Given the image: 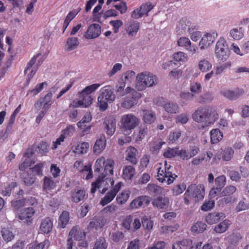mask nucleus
<instances>
[{
	"label": "nucleus",
	"mask_w": 249,
	"mask_h": 249,
	"mask_svg": "<svg viewBox=\"0 0 249 249\" xmlns=\"http://www.w3.org/2000/svg\"><path fill=\"white\" fill-rule=\"evenodd\" d=\"M218 115L212 107H199L193 114V120L196 122L207 121L209 124L213 123L218 118Z\"/></svg>",
	"instance_id": "f257e3e1"
},
{
	"label": "nucleus",
	"mask_w": 249,
	"mask_h": 249,
	"mask_svg": "<svg viewBox=\"0 0 249 249\" xmlns=\"http://www.w3.org/2000/svg\"><path fill=\"white\" fill-rule=\"evenodd\" d=\"M204 187L203 185L191 184L184 194V203L189 204L190 201L197 202L202 200L204 196Z\"/></svg>",
	"instance_id": "f03ea898"
},
{
	"label": "nucleus",
	"mask_w": 249,
	"mask_h": 249,
	"mask_svg": "<svg viewBox=\"0 0 249 249\" xmlns=\"http://www.w3.org/2000/svg\"><path fill=\"white\" fill-rule=\"evenodd\" d=\"M156 167L157 170L156 178L160 182H165L169 185L172 183L175 178L178 177L177 175L169 171L170 165H168L166 161H164V167L162 166L160 163L157 164Z\"/></svg>",
	"instance_id": "7ed1b4c3"
},
{
	"label": "nucleus",
	"mask_w": 249,
	"mask_h": 249,
	"mask_svg": "<svg viewBox=\"0 0 249 249\" xmlns=\"http://www.w3.org/2000/svg\"><path fill=\"white\" fill-rule=\"evenodd\" d=\"M114 180L111 177L105 176V175H101L98 177L96 180L91 183V188L90 193L94 194L97 189L103 188L101 193L105 194L108 188L114 186Z\"/></svg>",
	"instance_id": "20e7f679"
},
{
	"label": "nucleus",
	"mask_w": 249,
	"mask_h": 249,
	"mask_svg": "<svg viewBox=\"0 0 249 249\" xmlns=\"http://www.w3.org/2000/svg\"><path fill=\"white\" fill-rule=\"evenodd\" d=\"M115 96L113 90L109 88L104 87L101 90V93L98 97V105L100 110H106L108 107V103H111L114 101Z\"/></svg>",
	"instance_id": "39448f33"
},
{
	"label": "nucleus",
	"mask_w": 249,
	"mask_h": 249,
	"mask_svg": "<svg viewBox=\"0 0 249 249\" xmlns=\"http://www.w3.org/2000/svg\"><path fill=\"white\" fill-rule=\"evenodd\" d=\"M137 78L138 81L136 88L139 91L144 90L146 87H152L157 83V77L150 73L142 72L137 75Z\"/></svg>",
	"instance_id": "423d86ee"
},
{
	"label": "nucleus",
	"mask_w": 249,
	"mask_h": 249,
	"mask_svg": "<svg viewBox=\"0 0 249 249\" xmlns=\"http://www.w3.org/2000/svg\"><path fill=\"white\" fill-rule=\"evenodd\" d=\"M139 122V119L132 114L123 115L121 120L122 131L129 134L138 125Z\"/></svg>",
	"instance_id": "0eeeda50"
},
{
	"label": "nucleus",
	"mask_w": 249,
	"mask_h": 249,
	"mask_svg": "<svg viewBox=\"0 0 249 249\" xmlns=\"http://www.w3.org/2000/svg\"><path fill=\"white\" fill-rule=\"evenodd\" d=\"M215 53L218 61H226L229 57L230 50L225 39L221 37L217 42Z\"/></svg>",
	"instance_id": "6e6552de"
},
{
	"label": "nucleus",
	"mask_w": 249,
	"mask_h": 249,
	"mask_svg": "<svg viewBox=\"0 0 249 249\" xmlns=\"http://www.w3.org/2000/svg\"><path fill=\"white\" fill-rule=\"evenodd\" d=\"M35 210L33 207H28L21 209L18 213V218L26 225H31L34 220Z\"/></svg>",
	"instance_id": "1a4fd4ad"
},
{
	"label": "nucleus",
	"mask_w": 249,
	"mask_h": 249,
	"mask_svg": "<svg viewBox=\"0 0 249 249\" xmlns=\"http://www.w3.org/2000/svg\"><path fill=\"white\" fill-rule=\"evenodd\" d=\"M123 185L124 184L122 182L119 181L117 182L114 186L111 188V189L109 191L106 193L104 197L101 199L100 204L103 206H104L111 202L114 199Z\"/></svg>",
	"instance_id": "9d476101"
},
{
	"label": "nucleus",
	"mask_w": 249,
	"mask_h": 249,
	"mask_svg": "<svg viewBox=\"0 0 249 249\" xmlns=\"http://www.w3.org/2000/svg\"><path fill=\"white\" fill-rule=\"evenodd\" d=\"M52 93L51 92H48L44 97L40 98L35 102L34 104L35 108L37 109L41 108L42 109L46 107L47 109H50L53 104V102H52Z\"/></svg>",
	"instance_id": "9b49d317"
},
{
	"label": "nucleus",
	"mask_w": 249,
	"mask_h": 249,
	"mask_svg": "<svg viewBox=\"0 0 249 249\" xmlns=\"http://www.w3.org/2000/svg\"><path fill=\"white\" fill-rule=\"evenodd\" d=\"M101 27L96 23L90 24L84 34V37L88 39L98 37L101 34Z\"/></svg>",
	"instance_id": "f8f14e48"
},
{
	"label": "nucleus",
	"mask_w": 249,
	"mask_h": 249,
	"mask_svg": "<svg viewBox=\"0 0 249 249\" xmlns=\"http://www.w3.org/2000/svg\"><path fill=\"white\" fill-rule=\"evenodd\" d=\"M193 27L191 22L187 18H183L179 20L177 25L176 32L178 35L185 34L186 31H189Z\"/></svg>",
	"instance_id": "ddd939ff"
},
{
	"label": "nucleus",
	"mask_w": 249,
	"mask_h": 249,
	"mask_svg": "<svg viewBox=\"0 0 249 249\" xmlns=\"http://www.w3.org/2000/svg\"><path fill=\"white\" fill-rule=\"evenodd\" d=\"M86 235V233L84 230L82 229L79 226L76 225L73 227L70 231L68 237L80 241L85 239Z\"/></svg>",
	"instance_id": "4468645a"
},
{
	"label": "nucleus",
	"mask_w": 249,
	"mask_h": 249,
	"mask_svg": "<svg viewBox=\"0 0 249 249\" xmlns=\"http://www.w3.org/2000/svg\"><path fill=\"white\" fill-rule=\"evenodd\" d=\"M150 202V198L146 196H141L133 199L129 204V208L131 209H137L143 204L148 205Z\"/></svg>",
	"instance_id": "2eb2a0df"
},
{
	"label": "nucleus",
	"mask_w": 249,
	"mask_h": 249,
	"mask_svg": "<svg viewBox=\"0 0 249 249\" xmlns=\"http://www.w3.org/2000/svg\"><path fill=\"white\" fill-rule=\"evenodd\" d=\"M177 44L178 46L184 48L192 54L195 53L197 49V47L196 45H192L190 39L186 37H180L177 41Z\"/></svg>",
	"instance_id": "dca6fc26"
},
{
	"label": "nucleus",
	"mask_w": 249,
	"mask_h": 249,
	"mask_svg": "<svg viewBox=\"0 0 249 249\" xmlns=\"http://www.w3.org/2000/svg\"><path fill=\"white\" fill-rule=\"evenodd\" d=\"M138 154L137 149L133 146L128 147L126 150L125 160L132 165L138 163L137 156Z\"/></svg>",
	"instance_id": "f3484780"
},
{
	"label": "nucleus",
	"mask_w": 249,
	"mask_h": 249,
	"mask_svg": "<svg viewBox=\"0 0 249 249\" xmlns=\"http://www.w3.org/2000/svg\"><path fill=\"white\" fill-rule=\"evenodd\" d=\"M215 36H217V34L214 33L213 34L207 33L205 35L199 42L200 49H204L210 46L214 42Z\"/></svg>",
	"instance_id": "a211bd4d"
},
{
	"label": "nucleus",
	"mask_w": 249,
	"mask_h": 249,
	"mask_svg": "<svg viewBox=\"0 0 249 249\" xmlns=\"http://www.w3.org/2000/svg\"><path fill=\"white\" fill-rule=\"evenodd\" d=\"M244 93L243 89L239 88L233 90H226L221 92L222 94L230 100H235L242 95Z\"/></svg>",
	"instance_id": "6ab92c4d"
},
{
	"label": "nucleus",
	"mask_w": 249,
	"mask_h": 249,
	"mask_svg": "<svg viewBox=\"0 0 249 249\" xmlns=\"http://www.w3.org/2000/svg\"><path fill=\"white\" fill-rule=\"evenodd\" d=\"M225 217L224 213H222L213 212L208 213L206 216L205 221L210 225H213L218 222L221 219Z\"/></svg>",
	"instance_id": "aec40b11"
},
{
	"label": "nucleus",
	"mask_w": 249,
	"mask_h": 249,
	"mask_svg": "<svg viewBox=\"0 0 249 249\" xmlns=\"http://www.w3.org/2000/svg\"><path fill=\"white\" fill-rule=\"evenodd\" d=\"M106 146V139L104 135H101L95 142L93 148V151L96 154H100Z\"/></svg>",
	"instance_id": "412c9836"
},
{
	"label": "nucleus",
	"mask_w": 249,
	"mask_h": 249,
	"mask_svg": "<svg viewBox=\"0 0 249 249\" xmlns=\"http://www.w3.org/2000/svg\"><path fill=\"white\" fill-rule=\"evenodd\" d=\"M104 124L107 134L110 136H112L116 130L115 119L111 117L107 118L105 120Z\"/></svg>",
	"instance_id": "4be33fe9"
},
{
	"label": "nucleus",
	"mask_w": 249,
	"mask_h": 249,
	"mask_svg": "<svg viewBox=\"0 0 249 249\" xmlns=\"http://www.w3.org/2000/svg\"><path fill=\"white\" fill-rule=\"evenodd\" d=\"M53 221L50 218L47 217L41 221L39 229L40 232L43 234L49 233L53 229Z\"/></svg>",
	"instance_id": "5701e85b"
},
{
	"label": "nucleus",
	"mask_w": 249,
	"mask_h": 249,
	"mask_svg": "<svg viewBox=\"0 0 249 249\" xmlns=\"http://www.w3.org/2000/svg\"><path fill=\"white\" fill-rule=\"evenodd\" d=\"M135 174V169L132 165H126L123 169L122 177L125 181H129L132 179Z\"/></svg>",
	"instance_id": "b1692460"
},
{
	"label": "nucleus",
	"mask_w": 249,
	"mask_h": 249,
	"mask_svg": "<svg viewBox=\"0 0 249 249\" xmlns=\"http://www.w3.org/2000/svg\"><path fill=\"white\" fill-rule=\"evenodd\" d=\"M140 28V23L137 21H131L126 27V32L130 37L135 36Z\"/></svg>",
	"instance_id": "393cba45"
},
{
	"label": "nucleus",
	"mask_w": 249,
	"mask_h": 249,
	"mask_svg": "<svg viewBox=\"0 0 249 249\" xmlns=\"http://www.w3.org/2000/svg\"><path fill=\"white\" fill-rule=\"evenodd\" d=\"M80 98L81 100L73 101L72 103L70 105L69 107L72 108H76L79 107H87L91 104L93 100L92 98H90L89 96H87L86 98L84 97Z\"/></svg>",
	"instance_id": "a878e982"
},
{
	"label": "nucleus",
	"mask_w": 249,
	"mask_h": 249,
	"mask_svg": "<svg viewBox=\"0 0 249 249\" xmlns=\"http://www.w3.org/2000/svg\"><path fill=\"white\" fill-rule=\"evenodd\" d=\"M101 85L99 84H93L86 87L81 92H79V97L86 98L87 96H89L90 98H92L90 94L95 91Z\"/></svg>",
	"instance_id": "bb28decb"
},
{
	"label": "nucleus",
	"mask_w": 249,
	"mask_h": 249,
	"mask_svg": "<svg viewBox=\"0 0 249 249\" xmlns=\"http://www.w3.org/2000/svg\"><path fill=\"white\" fill-rule=\"evenodd\" d=\"M164 189L156 184L149 183L146 187V191L150 196H156L161 194Z\"/></svg>",
	"instance_id": "cd10ccee"
},
{
	"label": "nucleus",
	"mask_w": 249,
	"mask_h": 249,
	"mask_svg": "<svg viewBox=\"0 0 249 249\" xmlns=\"http://www.w3.org/2000/svg\"><path fill=\"white\" fill-rule=\"evenodd\" d=\"M85 197L86 192L81 189H74L71 194V201L76 203L84 200Z\"/></svg>",
	"instance_id": "c85d7f7f"
},
{
	"label": "nucleus",
	"mask_w": 249,
	"mask_h": 249,
	"mask_svg": "<svg viewBox=\"0 0 249 249\" xmlns=\"http://www.w3.org/2000/svg\"><path fill=\"white\" fill-rule=\"evenodd\" d=\"M106 163L104 166V172L101 175H105L108 177H112L114 174V161L111 159H107L105 161Z\"/></svg>",
	"instance_id": "c756f323"
},
{
	"label": "nucleus",
	"mask_w": 249,
	"mask_h": 249,
	"mask_svg": "<svg viewBox=\"0 0 249 249\" xmlns=\"http://www.w3.org/2000/svg\"><path fill=\"white\" fill-rule=\"evenodd\" d=\"M130 195L131 192L129 190H123L116 195V203L120 205L124 204L128 200Z\"/></svg>",
	"instance_id": "7c9ffc66"
},
{
	"label": "nucleus",
	"mask_w": 249,
	"mask_h": 249,
	"mask_svg": "<svg viewBox=\"0 0 249 249\" xmlns=\"http://www.w3.org/2000/svg\"><path fill=\"white\" fill-rule=\"evenodd\" d=\"M169 199L167 197H158L154 199L152 202L154 207L158 209H163L168 207Z\"/></svg>",
	"instance_id": "2f4dec72"
},
{
	"label": "nucleus",
	"mask_w": 249,
	"mask_h": 249,
	"mask_svg": "<svg viewBox=\"0 0 249 249\" xmlns=\"http://www.w3.org/2000/svg\"><path fill=\"white\" fill-rule=\"evenodd\" d=\"M231 222L229 219H225L215 226L213 231L217 233H222L226 231Z\"/></svg>",
	"instance_id": "473e14b6"
},
{
	"label": "nucleus",
	"mask_w": 249,
	"mask_h": 249,
	"mask_svg": "<svg viewBox=\"0 0 249 249\" xmlns=\"http://www.w3.org/2000/svg\"><path fill=\"white\" fill-rule=\"evenodd\" d=\"M47 86L48 84L46 82L38 83L35 86L34 88L28 90L26 96H35L43 90L44 87H47Z\"/></svg>",
	"instance_id": "72a5a7b5"
},
{
	"label": "nucleus",
	"mask_w": 249,
	"mask_h": 249,
	"mask_svg": "<svg viewBox=\"0 0 249 249\" xmlns=\"http://www.w3.org/2000/svg\"><path fill=\"white\" fill-rule=\"evenodd\" d=\"M181 134L182 131L179 129L172 131L168 136V142L169 144H172L176 142L181 137Z\"/></svg>",
	"instance_id": "f704fd0d"
},
{
	"label": "nucleus",
	"mask_w": 249,
	"mask_h": 249,
	"mask_svg": "<svg viewBox=\"0 0 249 249\" xmlns=\"http://www.w3.org/2000/svg\"><path fill=\"white\" fill-rule=\"evenodd\" d=\"M211 142L212 143H216L223 138V134L218 129H213L210 132Z\"/></svg>",
	"instance_id": "c9c22d12"
},
{
	"label": "nucleus",
	"mask_w": 249,
	"mask_h": 249,
	"mask_svg": "<svg viewBox=\"0 0 249 249\" xmlns=\"http://www.w3.org/2000/svg\"><path fill=\"white\" fill-rule=\"evenodd\" d=\"M143 121L147 124H151L156 120L155 113L151 110H144L143 111Z\"/></svg>",
	"instance_id": "e433bc0d"
},
{
	"label": "nucleus",
	"mask_w": 249,
	"mask_h": 249,
	"mask_svg": "<svg viewBox=\"0 0 249 249\" xmlns=\"http://www.w3.org/2000/svg\"><path fill=\"white\" fill-rule=\"evenodd\" d=\"M26 198H15L11 202V206L14 210L18 211L23 207L26 204Z\"/></svg>",
	"instance_id": "4c0bfd02"
},
{
	"label": "nucleus",
	"mask_w": 249,
	"mask_h": 249,
	"mask_svg": "<svg viewBox=\"0 0 249 249\" xmlns=\"http://www.w3.org/2000/svg\"><path fill=\"white\" fill-rule=\"evenodd\" d=\"M69 212L65 211H63L59 218L58 225L61 228H65L69 221Z\"/></svg>",
	"instance_id": "58836bf2"
},
{
	"label": "nucleus",
	"mask_w": 249,
	"mask_h": 249,
	"mask_svg": "<svg viewBox=\"0 0 249 249\" xmlns=\"http://www.w3.org/2000/svg\"><path fill=\"white\" fill-rule=\"evenodd\" d=\"M89 148V143L87 142H82L75 146L74 152L78 154L87 153Z\"/></svg>",
	"instance_id": "ea45409f"
},
{
	"label": "nucleus",
	"mask_w": 249,
	"mask_h": 249,
	"mask_svg": "<svg viewBox=\"0 0 249 249\" xmlns=\"http://www.w3.org/2000/svg\"><path fill=\"white\" fill-rule=\"evenodd\" d=\"M198 67L201 72H206L212 69V64L209 61L203 59L199 62Z\"/></svg>",
	"instance_id": "a19ab883"
},
{
	"label": "nucleus",
	"mask_w": 249,
	"mask_h": 249,
	"mask_svg": "<svg viewBox=\"0 0 249 249\" xmlns=\"http://www.w3.org/2000/svg\"><path fill=\"white\" fill-rule=\"evenodd\" d=\"M234 150L231 147L225 148L221 152L222 158L224 160L229 161L233 157Z\"/></svg>",
	"instance_id": "79ce46f5"
},
{
	"label": "nucleus",
	"mask_w": 249,
	"mask_h": 249,
	"mask_svg": "<svg viewBox=\"0 0 249 249\" xmlns=\"http://www.w3.org/2000/svg\"><path fill=\"white\" fill-rule=\"evenodd\" d=\"M79 44L77 37H71L67 39V50L70 51L76 49Z\"/></svg>",
	"instance_id": "37998d69"
},
{
	"label": "nucleus",
	"mask_w": 249,
	"mask_h": 249,
	"mask_svg": "<svg viewBox=\"0 0 249 249\" xmlns=\"http://www.w3.org/2000/svg\"><path fill=\"white\" fill-rule=\"evenodd\" d=\"M137 103L133 98L129 96L125 97L121 103V106L125 109H130Z\"/></svg>",
	"instance_id": "c03bdc74"
},
{
	"label": "nucleus",
	"mask_w": 249,
	"mask_h": 249,
	"mask_svg": "<svg viewBox=\"0 0 249 249\" xmlns=\"http://www.w3.org/2000/svg\"><path fill=\"white\" fill-rule=\"evenodd\" d=\"M55 186V183L51 177H44L43 184V188L44 190L50 191L54 189Z\"/></svg>",
	"instance_id": "a18cd8bd"
},
{
	"label": "nucleus",
	"mask_w": 249,
	"mask_h": 249,
	"mask_svg": "<svg viewBox=\"0 0 249 249\" xmlns=\"http://www.w3.org/2000/svg\"><path fill=\"white\" fill-rule=\"evenodd\" d=\"M110 236L114 242L116 243H121L123 241L124 235L122 231H116L110 234Z\"/></svg>",
	"instance_id": "49530a36"
},
{
	"label": "nucleus",
	"mask_w": 249,
	"mask_h": 249,
	"mask_svg": "<svg viewBox=\"0 0 249 249\" xmlns=\"http://www.w3.org/2000/svg\"><path fill=\"white\" fill-rule=\"evenodd\" d=\"M106 160L104 157H101L97 159L96 160L94 165V172L99 173L103 171L104 166L106 163Z\"/></svg>",
	"instance_id": "de8ad7c7"
},
{
	"label": "nucleus",
	"mask_w": 249,
	"mask_h": 249,
	"mask_svg": "<svg viewBox=\"0 0 249 249\" xmlns=\"http://www.w3.org/2000/svg\"><path fill=\"white\" fill-rule=\"evenodd\" d=\"M207 225L201 222H197L194 224L191 228V231L194 232L200 233L206 230Z\"/></svg>",
	"instance_id": "09e8293b"
},
{
	"label": "nucleus",
	"mask_w": 249,
	"mask_h": 249,
	"mask_svg": "<svg viewBox=\"0 0 249 249\" xmlns=\"http://www.w3.org/2000/svg\"><path fill=\"white\" fill-rule=\"evenodd\" d=\"M147 133V128L146 126L141 127L138 133H134L133 138L135 139L136 142L141 141Z\"/></svg>",
	"instance_id": "8fccbe9b"
},
{
	"label": "nucleus",
	"mask_w": 249,
	"mask_h": 249,
	"mask_svg": "<svg viewBox=\"0 0 249 249\" xmlns=\"http://www.w3.org/2000/svg\"><path fill=\"white\" fill-rule=\"evenodd\" d=\"M50 246L49 240L45 239L39 243H35L30 245L29 249H48Z\"/></svg>",
	"instance_id": "3c124183"
},
{
	"label": "nucleus",
	"mask_w": 249,
	"mask_h": 249,
	"mask_svg": "<svg viewBox=\"0 0 249 249\" xmlns=\"http://www.w3.org/2000/svg\"><path fill=\"white\" fill-rule=\"evenodd\" d=\"M77 12L75 11H70L66 17L63 23V33L68 27L69 23L77 15Z\"/></svg>",
	"instance_id": "603ef678"
},
{
	"label": "nucleus",
	"mask_w": 249,
	"mask_h": 249,
	"mask_svg": "<svg viewBox=\"0 0 249 249\" xmlns=\"http://www.w3.org/2000/svg\"><path fill=\"white\" fill-rule=\"evenodd\" d=\"M2 237L6 242L11 241L15 237L12 231L7 229H2L1 231Z\"/></svg>",
	"instance_id": "864d4df0"
},
{
	"label": "nucleus",
	"mask_w": 249,
	"mask_h": 249,
	"mask_svg": "<svg viewBox=\"0 0 249 249\" xmlns=\"http://www.w3.org/2000/svg\"><path fill=\"white\" fill-rule=\"evenodd\" d=\"M178 147L168 148L164 150L163 156L167 158H172L177 156Z\"/></svg>",
	"instance_id": "5fc2aeb1"
},
{
	"label": "nucleus",
	"mask_w": 249,
	"mask_h": 249,
	"mask_svg": "<svg viewBox=\"0 0 249 249\" xmlns=\"http://www.w3.org/2000/svg\"><path fill=\"white\" fill-rule=\"evenodd\" d=\"M231 36L234 39L239 40L244 36L243 31L242 28H233L230 31Z\"/></svg>",
	"instance_id": "6e6d98bb"
},
{
	"label": "nucleus",
	"mask_w": 249,
	"mask_h": 249,
	"mask_svg": "<svg viewBox=\"0 0 249 249\" xmlns=\"http://www.w3.org/2000/svg\"><path fill=\"white\" fill-rule=\"evenodd\" d=\"M45 164V162H40L37 163L31 168L32 172L35 173L37 176H43V168Z\"/></svg>",
	"instance_id": "4d7b16f0"
},
{
	"label": "nucleus",
	"mask_w": 249,
	"mask_h": 249,
	"mask_svg": "<svg viewBox=\"0 0 249 249\" xmlns=\"http://www.w3.org/2000/svg\"><path fill=\"white\" fill-rule=\"evenodd\" d=\"M135 72L133 71H127L124 73L123 82L124 84H129L132 82L135 79Z\"/></svg>",
	"instance_id": "13d9d810"
},
{
	"label": "nucleus",
	"mask_w": 249,
	"mask_h": 249,
	"mask_svg": "<svg viewBox=\"0 0 249 249\" xmlns=\"http://www.w3.org/2000/svg\"><path fill=\"white\" fill-rule=\"evenodd\" d=\"M165 110L168 113H176L178 111V106L176 103H167L164 106Z\"/></svg>",
	"instance_id": "bf43d9fd"
},
{
	"label": "nucleus",
	"mask_w": 249,
	"mask_h": 249,
	"mask_svg": "<svg viewBox=\"0 0 249 249\" xmlns=\"http://www.w3.org/2000/svg\"><path fill=\"white\" fill-rule=\"evenodd\" d=\"M104 224L102 221V219L100 218H93L89 224V227L91 228H95L97 229L99 228H102L104 226Z\"/></svg>",
	"instance_id": "052dcab7"
},
{
	"label": "nucleus",
	"mask_w": 249,
	"mask_h": 249,
	"mask_svg": "<svg viewBox=\"0 0 249 249\" xmlns=\"http://www.w3.org/2000/svg\"><path fill=\"white\" fill-rule=\"evenodd\" d=\"M189 116L187 113H182L176 116L175 122L177 124H185L189 120Z\"/></svg>",
	"instance_id": "680f3d73"
},
{
	"label": "nucleus",
	"mask_w": 249,
	"mask_h": 249,
	"mask_svg": "<svg viewBox=\"0 0 249 249\" xmlns=\"http://www.w3.org/2000/svg\"><path fill=\"white\" fill-rule=\"evenodd\" d=\"M107 244L104 238H99L96 242L93 249H106Z\"/></svg>",
	"instance_id": "e2e57ef3"
},
{
	"label": "nucleus",
	"mask_w": 249,
	"mask_h": 249,
	"mask_svg": "<svg viewBox=\"0 0 249 249\" xmlns=\"http://www.w3.org/2000/svg\"><path fill=\"white\" fill-rule=\"evenodd\" d=\"M231 67V62H227L215 68V75H219Z\"/></svg>",
	"instance_id": "0e129e2a"
},
{
	"label": "nucleus",
	"mask_w": 249,
	"mask_h": 249,
	"mask_svg": "<svg viewBox=\"0 0 249 249\" xmlns=\"http://www.w3.org/2000/svg\"><path fill=\"white\" fill-rule=\"evenodd\" d=\"M213 100L212 94L210 93H206L201 95L198 99V102L201 104L207 103L211 102Z\"/></svg>",
	"instance_id": "69168bd1"
},
{
	"label": "nucleus",
	"mask_w": 249,
	"mask_h": 249,
	"mask_svg": "<svg viewBox=\"0 0 249 249\" xmlns=\"http://www.w3.org/2000/svg\"><path fill=\"white\" fill-rule=\"evenodd\" d=\"M38 152L41 155H45L49 151V145L45 142H41L38 146Z\"/></svg>",
	"instance_id": "338daca9"
},
{
	"label": "nucleus",
	"mask_w": 249,
	"mask_h": 249,
	"mask_svg": "<svg viewBox=\"0 0 249 249\" xmlns=\"http://www.w3.org/2000/svg\"><path fill=\"white\" fill-rule=\"evenodd\" d=\"M142 223L143 227L148 231H150L153 228V223L150 219L145 217L142 220Z\"/></svg>",
	"instance_id": "774afa93"
}]
</instances>
